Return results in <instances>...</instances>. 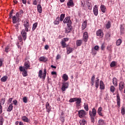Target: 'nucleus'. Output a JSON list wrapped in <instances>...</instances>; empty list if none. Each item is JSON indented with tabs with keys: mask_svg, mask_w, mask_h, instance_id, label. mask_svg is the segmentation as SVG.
<instances>
[{
	"mask_svg": "<svg viewBox=\"0 0 125 125\" xmlns=\"http://www.w3.org/2000/svg\"><path fill=\"white\" fill-rule=\"evenodd\" d=\"M2 114V105H0V114Z\"/></svg>",
	"mask_w": 125,
	"mask_h": 125,
	"instance_id": "62",
	"label": "nucleus"
},
{
	"mask_svg": "<svg viewBox=\"0 0 125 125\" xmlns=\"http://www.w3.org/2000/svg\"><path fill=\"white\" fill-rule=\"evenodd\" d=\"M96 35L98 37H100V38H103V36H104V33H103L102 30L99 29L96 32Z\"/></svg>",
	"mask_w": 125,
	"mask_h": 125,
	"instance_id": "13",
	"label": "nucleus"
},
{
	"mask_svg": "<svg viewBox=\"0 0 125 125\" xmlns=\"http://www.w3.org/2000/svg\"><path fill=\"white\" fill-rule=\"evenodd\" d=\"M10 51V45L8 44L5 48V52L6 53H8Z\"/></svg>",
	"mask_w": 125,
	"mask_h": 125,
	"instance_id": "38",
	"label": "nucleus"
},
{
	"mask_svg": "<svg viewBox=\"0 0 125 125\" xmlns=\"http://www.w3.org/2000/svg\"><path fill=\"white\" fill-rule=\"evenodd\" d=\"M112 83L114 86H118V80L117 78H113Z\"/></svg>",
	"mask_w": 125,
	"mask_h": 125,
	"instance_id": "28",
	"label": "nucleus"
},
{
	"mask_svg": "<svg viewBox=\"0 0 125 125\" xmlns=\"http://www.w3.org/2000/svg\"><path fill=\"white\" fill-rule=\"evenodd\" d=\"M76 99H77V98H71L69 100V102L70 103H73V102H76Z\"/></svg>",
	"mask_w": 125,
	"mask_h": 125,
	"instance_id": "51",
	"label": "nucleus"
},
{
	"mask_svg": "<svg viewBox=\"0 0 125 125\" xmlns=\"http://www.w3.org/2000/svg\"><path fill=\"white\" fill-rule=\"evenodd\" d=\"M87 6L89 10H91V9H92V4L90 2H89V1H87Z\"/></svg>",
	"mask_w": 125,
	"mask_h": 125,
	"instance_id": "32",
	"label": "nucleus"
},
{
	"mask_svg": "<svg viewBox=\"0 0 125 125\" xmlns=\"http://www.w3.org/2000/svg\"><path fill=\"white\" fill-rule=\"evenodd\" d=\"M4 103H5V98H2L0 99V105L2 106V105H4Z\"/></svg>",
	"mask_w": 125,
	"mask_h": 125,
	"instance_id": "40",
	"label": "nucleus"
},
{
	"mask_svg": "<svg viewBox=\"0 0 125 125\" xmlns=\"http://www.w3.org/2000/svg\"><path fill=\"white\" fill-rule=\"evenodd\" d=\"M110 67H115L116 66V62H112L110 64Z\"/></svg>",
	"mask_w": 125,
	"mask_h": 125,
	"instance_id": "53",
	"label": "nucleus"
},
{
	"mask_svg": "<svg viewBox=\"0 0 125 125\" xmlns=\"http://www.w3.org/2000/svg\"><path fill=\"white\" fill-rule=\"evenodd\" d=\"M69 87V83H62V91H65L67 88Z\"/></svg>",
	"mask_w": 125,
	"mask_h": 125,
	"instance_id": "11",
	"label": "nucleus"
},
{
	"mask_svg": "<svg viewBox=\"0 0 125 125\" xmlns=\"http://www.w3.org/2000/svg\"><path fill=\"white\" fill-rule=\"evenodd\" d=\"M83 41L84 42H87V41H88V33L87 32H85L83 33Z\"/></svg>",
	"mask_w": 125,
	"mask_h": 125,
	"instance_id": "9",
	"label": "nucleus"
},
{
	"mask_svg": "<svg viewBox=\"0 0 125 125\" xmlns=\"http://www.w3.org/2000/svg\"><path fill=\"white\" fill-rule=\"evenodd\" d=\"M62 79L64 81V82H67L68 80H69V77L68 75L66 74H64L62 76Z\"/></svg>",
	"mask_w": 125,
	"mask_h": 125,
	"instance_id": "34",
	"label": "nucleus"
},
{
	"mask_svg": "<svg viewBox=\"0 0 125 125\" xmlns=\"http://www.w3.org/2000/svg\"><path fill=\"white\" fill-rule=\"evenodd\" d=\"M121 114H122V115H123V116H124V115H125V108L124 107H122Z\"/></svg>",
	"mask_w": 125,
	"mask_h": 125,
	"instance_id": "52",
	"label": "nucleus"
},
{
	"mask_svg": "<svg viewBox=\"0 0 125 125\" xmlns=\"http://www.w3.org/2000/svg\"><path fill=\"white\" fill-rule=\"evenodd\" d=\"M72 29H73V27H72L71 25H67V27L65 28L64 32L67 34L72 31Z\"/></svg>",
	"mask_w": 125,
	"mask_h": 125,
	"instance_id": "15",
	"label": "nucleus"
},
{
	"mask_svg": "<svg viewBox=\"0 0 125 125\" xmlns=\"http://www.w3.org/2000/svg\"><path fill=\"white\" fill-rule=\"evenodd\" d=\"M75 102L77 106H80V104L82 103V99L80 98H76Z\"/></svg>",
	"mask_w": 125,
	"mask_h": 125,
	"instance_id": "24",
	"label": "nucleus"
},
{
	"mask_svg": "<svg viewBox=\"0 0 125 125\" xmlns=\"http://www.w3.org/2000/svg\"><path fill=\"white\" fill-rule=\"evenodd\" d=\"M23 26L25 28L26 32H29V28H30V22L28 19H26L23 22Z\"/></svg>",
	"mask_w": 125,
	"mask_h": 125,
	"instance_id": "4",
	"label": "nucleus"
},
{
	"mask_svg": "<svg viewBox=\"0 0 125 125\" xmlns=\"http://www.w3.org/2000/svg\"><path fill=\"white\" fill-rule=\"evenodd\" d=\"M37 10L39 13H42V5H41V4H38L37 5Z\"/></svg>",
	"mask_w": 125,
	"mask_h": 125,
	"instance_id": "29",
	"label": "nucleus"
},
{
	"mask_svg": "<svg viewBox=\"0 0 125 125\" xmlns=\"http://www.w3.org/2000/svg\"><path fill=\"white\" fill-rule=\"evenodd\" d=\"M124 31H125V28H124L123 27H121L120 29L121 34H123V33H124Z\"/></svg>",
	"mask_w": 125,
	"mask_h": 125,
	"instance_id": "59",
	"label": "nucleus"
},
{
	"mask_svg": "<svg viewBox=\"0 0 125 125\" xmlns=\"http://www.w3.org/2000/svg\"><path fill=\"white\" fill-rule=\"evenodd\" d=\"M106 29H110V28H111V22L110 21H108V22L106 23Z\"/></svg>",
	"mask_w": 125,
	"mask_h": 125,
	"instance_id": "48",
	"label": "nucleus"
},
{
	"mask_svg": "<svg viewBox=\"0 0 125 125\" xmlns=\"http://www.w3.org/2000/svg\"><path fill=\"white\" fill-rule=\"evenodd\" d=\"M21 120L22 121H23V122H24L25 123H29L30 122V119H29L28 117L25 116L21 117Z\"/></svg>",
	"mask_w": 125,
	"mask_h": 125,
	"instance_id": "21",
	"label": "nucleus"
},
{
	"mask_svg": "<svg viewBox=\"0 0 125 125\" xmlns=\"http://www.w3.org/2000/svg\"><path fill=\"white\" fill-rule=\"evenodd\" d=\"M119 89L121 92H123V89L125 88V83L124 82H121L119 84Z\"/></svg>",
	"mask_w": 125,
	"mask_h": 125,
	"instance_id": "12",
	"label": "nucleus"
},
{
	"mask_svg": "<svg viewBox=\"0 0 125 125\" xmlns=\"http://www.w3.org/2000/svg\"><path fill=\"white\" fill-rule=\"evenodd\" d=\"M94 49L95 50H99V46L98 45H96L95 47H94Z\"/></svg>",
	"mask_w": 125,
	"mask_h": 125,
	"instance_id": "61",
	"label": "nucleus"
},
{
	"mask_svg": "<svg viewBox=\"0 0 125 125\" xmlns=\"http://www.w3.org/2000/svg\"><path fill=\"white\" fill-rule=\"evenodd\" d=\"M23 102H24V103H27V102H28V99L27 98V97H24L23 98Z\"/></svg>",
	"mask_w": 125,
	"mask_h": 125,
	"instance_id": "54",
	"label": "nucleus"
},
{
	"mask_svg": "<svg viewBox=\"0 0 125 125\" xmlns=\"http://www.w3.org/2000/svg\"><path fill=\"white\" fill-rule=\"evenodd\" d=\"M60 23V18L59 17H58L55 21H54V24L55 25H59V24Z\"/></svg>",
	"mask_w": 125,
	"mask_h": 125,
	"instance_id": "26",
	"label": "nucleus"
},
{
	"mask_svg": "<svg viewBox=\"0 0 125 125\" xmlns=\"http://www.w3.org/2000/svg\"><path fill=\"white\" fill-rule=\"evenodd\" d=\"M98 124H99V125H105V124H106V122L104 120L100 119L98 121Z\"/></svg>",
	"mask_w": 125,
	"mask_h": 125,
	"instance_id": "35",
	"label": "nucleus"
},
{
	"mask_svg": "<svg viewBox=\"0 0 125 125\" xmlns=\"http://www.w3.org/2000/svg\"><path fill=\"white\" fill-rule=\"evenodd\" d=\"M97 113L99 116L101 117H103L104 115H103V113H102V107H100L98 109Z\"/></svg>",
	"mask_w": 125,
	"mask_h": 125,
	"instance_id": "22",
	"label": "nucleus"
},
{
	"mask_svg": "<svg viewBox=\"0 0 125 125\" xmlns=\"http://www.w3.org/2000/svg\"><path fill=\"white\" fill-rule=\"evenodd\" d=\"M24 66L25 67V69H29V68H30V67L31 66L30 62H29V61H27L26 62H25L24 64Z\"/></svg>",
	"mask_w": 125,
	"mask_h": 125,
	"instance_id": "20",
	"label": "nucleus"
},
{
	"mask_svg": "<svg viewBox=\"0 0 125 125\" xmlns=\"http://www.w3.org/2000/svg\"><path fill=\"white\" fill-rule=\"evenodd\" d=\"M112 45H108L107 47V50L108 51H111L112 50Z\"/></svg>",
	"mask_w": 125,
	"mask_h": 125,
	"instance_id": "56",
	"label": "nucleus"
},
{
	"mask_svg": "<svg viewBox=\"0 0 125 125\" xmlns=\"http://www.w3.org/2000/svg\"><path fill=\"white\" fill-rule=\"evenodd\" d=\"M20 71L22 72V76L23 77H27L28 74H27V71H26V69L23 68L22 66H20L19 67Z\"/></svg>",
	"mask_w": 125,
	"mask_h": 125,
	"instance_id": "10",
	"label": "nucleus"
},
{
	"mask_svg": "<svg viewBox=\"0 0 125 125\" xmlns=\"http://www.w3.org/2000/svg\"><path fill=\"white\" fill-rule=\"evenodd\" d=\"M27 31H26V29H22L21 32V36L23 41H25L27 39Z\"/></svg>",
	"mask_w": 125,
	"mask_h": 125,
	"instance_id": "7",
	"label": "nucleus"
},
{
	"mask_svg": "<svg viewBox=\"0 0 125 125\" xmlns=\"http://www.w3.org/2000/svg\"><path fill=\"white\" fill-rule=\"evenodd\" d=\"M95 85L96 88H98V87H99V78H98V77L96 79L95 81Z\"/></svg>",
	"mask_w": 125,
	"mask_h": 125,
	"instance_id": "25",
	"label": "nucleus"
},
{
	"mask_svg": "<svg viewBox=\"0 0 125 125\" xmlns=\"http://www.w3.org/2000/svg\"><path fill=\"white\" fill-rule=\"evenodd\" d=\"M87 24V21H85L82 24V30H84V29H85L86 28V25Z\"/></svg>",
	"mask_w": 125,
	"mask_h": 125,
	"instance_id": "33",
	"label": "nucleus"
},
{
	"mask_svg": "<svg viewBox=\"0 0 125 125\" xmlns=\"http://www.w3.org/2000/svg\"><path fill=\"white\" fill-rule=\"evenodd\" d=\"M64 24H67V25H72V21L70 17H66L63 21Z\"/></svg>",
	"mask_w": 125,
	"mask_h": 125,
	"instance_id": "6",
	"label": "nucleus"
},
{
	"mask_svg": "<svg viewBox=\"0 0 125 125\" xmlns=\"http://www.w3.org/2000/svg\"><path fill=\"white\" fill-rule=\"evenodd\" d=\"M83 43V40H78L76 41V45L77 46H81Z\"/></svg>",
	"mask_w": 125,
	"mask_h": 125,
	"instance_id": "27",
	"label": "nucleus"
},
{
	"mask_svg": "<svg viewBox=\"0 0 125 125\" xmlns=\"http://www.w3.org/2000/svg\"><path fill=\"white\" fill-rule=\"evenodd\" d=\"M61 58V55L58 54L56 57L57 60H59V59H60Z\"/></svg>",
	"mask_w": 125,
	"mask_h": 125,
	"instance_id": "60",
	"label": "nucleus"
},
{
	"mask_svg": "<svg viewBox=\"0 0 125 125\" xmlns=\"http://www.w3.org/2000/svg\"><path fill=\"white\" fill-rule=\"evenodd\" d=\"M110 89L111 92L114 93V92H115V91L116 90V88L115 87V86L111 85L110 86Z\"/></svg>",
	"mask_w": 125,
	"mask_h": 125,
	"instance_id": "43",
	"label": "nucleus"
},
{
	"mask_svg": "<svg viewBox=\"0 0 125 125\" xmlns=\"http://www.w3.org/2000/svg\"><path fill=\"white\" fill-rule=\"evenodd\" d=\"M80 125H85L86 124V121L84 119H83L82 120L80 121Z\"/></svg>",
	"mask_w": 125,
	"mask_h": 125,
	"instance_id": "45",
	"label": "nucleus"
},
{
	"mask_svg": "<svg viewBox=\"0 0 125 125\" xmlns=\"http://www.w3.org/2000/svg\"><path fill=\"white\" fill-rule=\"evenodd\" d=\"M3 124V118L1 117L0 119V125H2Z\"/></svg>",
	"mask_w": 125,
	"mask_h": 125,
	"instance_id": "58",
	"label": "nucleus"
},
{
	"mask_svg": "<svg viewBox=\"0 0 125 125\" xmlns=\"http://www.w3.org/2000/svg\"><path fill=\"white\" fill-rule=\"evenodd\" d=\"M38 77L40 79H42V80H45L46 77V69H44L43 70V73H42V70H40L38 73Z\"/></svg>",
	"mask_w": 125,
	"mask_h": 125,
	"instance_id": "2",
	"label": "nucleus"
},
{
	"mask_svg": "<svg viewBox=\"0 0 125 125\" xmlns=\"http://www.w3.org/2000/svg\"><path fill=\"white\" fill-rule=\"evenodd\" d=\"M60 120L62 121V123H64L65 122V117L61 116L60 118Z\"/></svg>",
	"mask_w": 125,
	"mask_h": 125,
	"instance_id": "55",
	"label": "nucleus"
},
{
	"mask_svg": "<svg viewBox=\"0 0 125 125\" xmlns=\"http://www.w3.org/2000/svg\"><path fill=\"white\" fill-rule=\"evenodd\" d=\"M12 18L13 24H16V23H18L20 22V21H21L19 16H17V15L16 14L15 16H13Z\"/></svg>",
	"mask_w": 125,
	"mask_h": 125,
	"instance_id": "5",
	"label": "nucleus"
},
{
	"mask_svg": "<svg viewBox=\"0 0 125 125\" xmlns=\"http://www.w3.org/2000/svg\"><path fill=\"white\" fill-rule=\"evenodd\" d=\"M23 10H21L19 12H17L16 15H17V16H18L19 17L20 15H21V14H23Z\"/></svg>",
	"mask_w": 125,
	"mask_h": 125,
	"instance_id": "49",
	"label": "nucleus"
},
{
	"mask_svg": "<svg viewBox=\"0 0 125 125\" xmlns=\"http://www.w3.org/2000/svg\"><path fill=\"white\" fill-rule=\"evenodd\" d=\"M20 25V23L19 22H17L16 24L14 25V26L15 27V28L16 30H18V29H19Z\"/></svg>",
	"mask_w": 125,
	"mask_h": 125,
	"instance_id": "50",
	"label": "nucleus"
},
{
	"mask_svg": "<svg viewBox=\"0 0 125 125\" xmlns=\"http://www.w3.org/2000/svg\"><path fill=\"white\" fill-rule=\"evenodd\" d=\"M13 103H14V105H17V100H15L13 101Z\"/></svg>",
	"mask_w": 125,
	"mask_h": 125,
	"instance_id": "64",
	"label": "nucleus"
},
{
	"mask_svg": "<svg viewBox=\"0 0 125 125\" xmlns=\"http://www.w3.org/2000/svg\"><path fill=\"white\" fill-rule=\"evenodd\" d=\"M61 45L62 48H65V47H67V44H66V42L64 40H62L61 42Z\"/></svg>",
	"mask_w": 125,
	"mask_h": 125,
	"instance_id": "39",
	"label": "nucleus"
},
{
	"mask_svg": "<svg viewBox=\"0 0 125 125\" xmlns=\"http://www.w3.org/2000/svg\"><path fill=\"white\" fill-rule=\"evenodd\" d=\"M105 46H106L105 45L104 43L102 44V45H101V50H104Z\"/></svg>",
	"mask_w": 125,
	"mask_h": 125,
	"instance_id": "57",
	"label": "nucleus"
},
{
	"mask_svg": "<svg viewBox=\"0 0 125 125\" xmlns=\"http://www.w3.org/2000/svg\"><path fill=\"white\" fill-rule=\"evenodd\" d=\"M12 98H9V100H8V103H11L12 102Z\"/></svg>",
	"mask_w": 125,
	"mask_h": 125,
	"instance_id": "63",
	"label": "nucleus"
},
{
	"mask_svg": "<svg viewBox=\"0 0 125 125\" xmlns=\"http://www.w3.org/2000/svg\"><path fill=\"white\" fill-rule=\"evenodd\" d=\"M95 82V75H93V76L91 78V83L92 86L94 85V82Z\"/></svg>",
	"mask_w": 125,
	"mask_h": 125,
	"instance_id": "31",
	"label": "nucleus"
},
{
	"mask_svg": "<svg viewBox=\"0 0 125 125\" xmlns=\"http://www.w3.org/2000/svg\"><path fill=\"white\" fill-rule=\"evenodd\" d=\"M13 109V104H11L9 105L8 108L7 109V112H11Z\"/></svg>",
	"mask_w": 125,
	"mask_h": 125,
	"instance_id": "37",
	"label": "nucleus"
},
{
	"mask_svg": "<svg viewBox=\"0 0 125 125\" xmlns=\"http://www.w3.org/2000/svg\"><path fill=\"white\" fill-rule=\"evenodd\" d=\"M47 60L48 59H47V58L44 56L41 57L40 58V61H41L42 62H46Z\"/></svg>",
	"mask_w": 125,
	"mask_h": 125,
	"instance_id": "30",
	"label": "nucleus"
},
{
	"mask_svg": "<svg viewBox=\"0 0 125 125\" xmlns=\"http://www.w3.org/2000/svg\"><path fill=\"white\" fill-rule=\"evenodd\" d=\"M73 52V48L70 47L69 46H66V52L67 54H70L71 52Z\"/></svg>",
	"mask_w": 125,
	"mask_h": 125,
	"instance_id": "19",
	"label": "nucleus"
},
{
	"mask_svg": "<svg viewBox=\"0 0 125 125\" xmlns=\"http://www.w3.org/2000/svg\"><path fill=\"white\" fill-rule=\"evenodd\" d=\"M100 88L101 90L105 89V84L102 80L100 81Z\"/></svg>",
	"mask_w": 125,
	"mask_h": 125,
	"instance_id": "17",
	"label": "nucleus"
},
{
	"mask_svg": "<svg viewBox=\"0 0 125 125\" xmlns=\"http://www.w3.org/2000/svg\"><path fill=\"white\" fill-rule=\"evenodd\" d=\"M101 11H102V12L103 13H105V12H106V7H105V6L104 5H101Z\"/></svg>",
	"mask_w": 125,
	"mask_h": 125,
	"instance_id": "36",
	"label": "nucleus"
},
{
	"mask_svg": "<svg viewBox=\"0 0 125 125\" xmlns=\"http://www.w3.org/2000/svg\"><path fill=\"white\" fill-rule=\"evenodd\" d=\"M65 18V14H62L60 16V20L62 22L64 21V19Z\"/></svg>",
	"mask_w": 125,
	"mask_h": 125,
	"instance_id": "42",
	"label": "nucleus"
},
{
	"mask_svg": "<svg viewBox=\"0 0 125 125\" xmlns=\"http://www.w3.org/2000/svg\"><path fill=\"white\" fill-rule=\"evenodd\" d=\"M18 40H19L20 42H18L17 43V45L18 48H20V49H21V48H22V47H21V46L23 45V41H22V37H21V36H19L18 37Z\"/></svg>",
	"mask_w": 125,
	"mask_h": 125,
	"instance_id": "8",
	"label": "nucleus"
},
{
	"mask_svg": "<svg viewBox=\"0 0 125 125\" xmlns=\"http://www.w3.org/2000/svg\"><path fill=\"white\" fill-rule=\"evenodd\" d=\"M86 112L84 110H81L78 111V115L79 118H81L82 119H86Z\"/></svg>",
	"mask_w": 125,
	"mask_h": 125,
	"instance_id": "3",
	"label": "nucleus"
},
{
	"mask_svg": "<svg viewBox=\"0 0 125 125\" xmlns=\"http://www.w3.org/2000/svg\"><path fill=\"white\" fill-rule=\"evenodd\" d=\"M93 12L95 16H97L98 15V8L96 5L94 6Z\"/></svg>",
	"mask_w": 125,
	"mask_h": 125,
	"instance_id": "16",
	"label": "nucleus"
},
{
	"mask_svg": "<svg viewBox=\"0 0 125 125\" xmlns=\"http://www.w3.org/2000/svg\"><path fill=\"white\" fill-rule=\"evenodd\" d=\"M7 79H8V77L6 76H4L2 78H1V81L3 83H5V82H6L7 81Z\"/></svg>",
	"mask_w": 125,
	"mask_h": 125,
	"instance_id": "41",
	"label": "nucleus"
},
{
	"mask_svg": "<svg viewBox=\"0 0 125 125\" xmlns=\"http://www.w3.org/2000/svg\"><path fill=\"white\" fill-rule=\"evenodd\" d=\"M84 108L85 109V111L87 112L88 111V104L87 103H84Z\"/></svg>",
	"mask_w": 125,
	"mask_h": 125,
	"instance_id": "46",
	"label": "nucleus"
},
{
	"mask_svg": "<svg viewBox=\"0 0 125 125\" xmlns=\"http://www.w3.org/2000/svg\"><path fill=\"white\" fill-rule=\"evenodd\" d=\"M117 105L120 107L121 106V98H120V94L119 93L117 94Z\"/></svg>",
	"mask_w": 125,
	"mask_h": 125,
	"instance_id": "18",
	"label": "nucleus"
},
{
	"mask_svg": "<svg viewBox=\"0 0 125 125\" xmlns=\"http://www.w3.org/2000/svg\"><path fill=\"white\" fill-rule=\"evenodd\" d=\"M37 27H38V23L37 22H35L33 25L32 31H35V29H37Z\"/></svg>",
	"mask_w": 125,
	"mask_h": 125,
	"instance_id": "47",
	"label": "nucleus"
},
{
	"mask_svg": "<svg viewBox=\"0 0 125 125\" xmlns=\"http://www.w3.org/2000/svg\"><path fill=\"white\" fill-rule=\"evenodd\" d=\"M122 42H123V41H122V39H118L116 41V45L118 46L121 45Z\"/></svg>",
	"mask_w": 125,
	"mask_h": 125,
	"instance_id": "44",
	"label": "nucleus"
},
{
	"mask_svg": "<svg viewBox=\"0 0 125 125\" xmlns=\"http://www.w3.org/2000/svg\"><path fill=\"white\" fill-rule=\"evenodd\" d=\"M96 114H97V111L94 107L92 109V111L90 110L89 111L91 122V123H93V124H94L95 122V117L96 116Z\"/></svg>",
	"mask_w": 125,
	"mask_h": 125,
	"instance_id": "1",
	"label": "nucleus"
},
{
	"mask_svg": "<svg viewBox=\"0 0 125 125\" xmlns=\"http://www.w3.org/2000/svg\"><path fill=\"white\" fill-rule=\"evenodd\" d=\"M45 108L47 113H49L51 111V106H50V104H49V103H48V102L46 103Z\"/></svg>",
	"mask_w": 125,
	"mask_h": 125,
	"instance_id": "14",
	"label": "nucleus"
},
{
	"mask_svg": "<svg viewBox=\"0 0 125 125\" xmlns=\"http://www.w3.org/2000/svg\"><path fill=\"white\" fill-rule=\"evenodd\" d=\"M67 5L69 6L68 7H70V6L73 7V6L74 5V1H73V0H69V1L67 3Z\"/></svg>",
	"mask_w": 125,
	"mask_h": 125,
	"instance_id": "23",
	"label": "nucleus"
}]
</instances>
